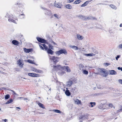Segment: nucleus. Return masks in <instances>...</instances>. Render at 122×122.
Segmentation results:
<instances>
[{
    "label": "nucleus",
    "instance_id": "obj_1",
    "mask_svg": "<svg viewBox=\"0 0 122 122\" xmlns=\"http://www.w3.org/2000/svg\"><path fill=\"white\" fill-rule=\"evenodd\" d=\"M5 17L8 18V21L10 22H13L15 24L17 23V18L16 17L13 16L12 15L7 13L5 15Z\"/></svg>",
    "mask_w": 122,
    "mask_h": 122
},
{
    "label": "nucleus",
    "instance_id": "obj_2",
    "mask_svg": "<svg viewBox=\"0 0 122 122\" xmlns=\"http://www.w3.org/2000/svg\"><path fill=\"white\" fill-rule=\"evenodd\" d=\"M97 70L99 71L100 73L99 75L103 77H106L108 75V73L106 70L102 68H98Z\"/></svg>",
    "mask_w": 122,
    "mask_h": 122
},
{
    "label": "nucleus",
    "instance_id": "obj_3",
    "mask_svg": "<svg viewBox=\"0 0 122 122\" xmlns=\"http://www.w3.org/2000/svg\"><path fill=\"white\" fill-rule=\"evenodd\" d=\"M56 53L57 55H59L62 53H63L65 55H67V52L66 51L65 49H62L58 51H56Z\"/></svg>",
    "mask_w": 122,
    "mask_h": 122
},
{
    "label": "nucleus",
    "instance_id": "obj_4",
    "mask_svg": "<svg viewBox=\"0 0 122 122\" xmlns=\"http://www.w3.org/2000/svg\"><path fill=\"white\" fill-rule=\"evenodd\" d=\"M42 8L44 10L45 14L46 15L49 16L51 15V13L50 10H47L44 8L42 7Z\"/></svg>",
    "mask_w": 122,
    "mask_h": 122
},
{
    "label": "nucleus",
    "instance_id": "obj_5",
    "mask_svg": "<svg viewBox=\"0 0 122 122\" xmlns=\"http://www.w3.org/2000/svg\"><path fill=\"white\" fill-rule=\"evenodd\" d=\"M49 59L50 60H53L54 63L55 64L58 62L57 60L58 59V57L54 56H50Z\"/></svg>",
    "mask_w": 122,
    "mask_h": 122
},
{
    "label": "nucleus",
    "instance_id": "obj_6",
    "mask_svg": "<svg viewBox=\"0 0 122 122\" xmlns=\"http://www.w3.org/2000/svg\"><path fill=\"white\" fill-rule=\"evenodd\" d=\"M93 53H89L88 54H85L87 56H95V54H97L98 53V52L97 51H96L94 49L93 50Z\"/></svg>",
    "mask_w": 122,
    "mask_h": 122
},
{
    "label": "nucleus",
    "instance_id": "obj_7",
    "mask_svg": "<svg viewBox=\"0 0 122 122\" xmlns=\"http://www.w3.org/2000/svg\"><path fill=\"white\" fill-rule=\"evenodd\" d=\"M88 115H85L80 116L79 117L80 119V122H82V121L81 120H85L87 119L88 117Z\"/></svg>",
    "mask_w": 122,
    "mask_h": 122
},
{
    "label": "nucleus",
    "instance_id": "obj_8",
    "mask_svg": "<svg viewBox=\"0 0 122 122\" xmlns=\"http://www.w3.org/2000/svg\"><path fill=\"white\" fill-rule=\"evenodd\" d=\"M106 104L105 103H102L99 106V108L101 109H106Z\"/></svg>",
    "mask_w": 122,
    "mask_h": 122
},
{
    "label": "nucleus",
    "instance_id": "obj_9",
    "mask_svg": "<svg viewBox=\"0 0 122 122\" xmlns=\"http://www.w3.org/2000/svg\"><path fill=\"white\" fill-rule=\"evenodd\" d=\"M36 39L39 42L41 43H45L46 42V40L41 38L37 37Z\"/></svg>",
    "mask_w": 122,
    "mask_h": 122
},
{
    "label": "nucleus",
    "instance_id": "obj_10",
    "mask_svg": "<svg viewBox=\"0 0 122 122\" xmlns=\"http://www.w3.org/2000/svg\"><path fill=\"white\" fill-rule=\"evenodd\" d=\"M28 75L33 77H37L39 76V75L34 73H29Z\"/></svg>",
    "mask_w": 122,
    "mask_h": 122
},
{
    "label": "nucleus",
    "instance_id": "obj_11",
    "mask_svg": "<svg viewBox=\"0 0 122 122\" xmlns=\"http://www.w3.org/2000/svg\"><path fill=\"white\" fill-rule=\"evenodd\" d=\"M62 68L63 69L66 70L67 72H70L71 71V70L69 67L67 66H63Z\"/></svg>",
    "mask_w": 122,
    "mask_h": 122
},
{
    "label": "nucleus",
    "instance_id": "obj_12",
    "mask_svg": "<svg viewBox=\"0 0 122 122\" xmlns=\"http://www.w3.org/2000/svg\"><path fill=\"white\" fill-rule=\"evenodd\" d=\"M32 70L33 71L38 73H41L42 72V71L41 70L35 68H33Z\"/></svg>",
    "mask_w": 122,
    "mask_h": 122
},
{
    "label": "nucleus",
    "instance_id": "obj_13",
    "mask_svg": "<svg viewBox=\"0 0 122 122\" xmlns=\"http://www.w3.org/2000/svg\"><path fill=\"white\" fill-rule=\"evenodd\" d=\"M73 83V82L72 81L69 80L67 82L66 86L67 87H70L71 86Z\"/></svg>",
    "mask_w": 122,
    "mask_h": 122
},
{
    "label": "nucleus",
    "instance_id": "obj_14",
    "mask_svg": "<svg viewBox=\"0 0 122 122\" xmlns=\"http://www.w3.org/2000/svg\"><path fill=\"white\" fill-rule=\"evenodd\" d=\"M109 74L111 75H115L117 74L116 72L114 70H109Z\"/></svg>",
    "mask_w": 122,
    "mask_h": 122
},
{
    "label": "nucleus",
    "instance_id": "obj_15",
    "mask_svg": "<svg viewBox=\"0 0 122 122\" xmlns=\"http://www.w3.org/2000/svg\"><path fill=\"white\" fill-rule=\"evenodd\" d=\"M60 65H57V66H53V70L54 71H57V70L60 69V68L62 67H61Z\"/></svg>",
    "mask_w": 122,
    "mask_h": 122
},
{
    "label": "nucleus",
    "instance_id": "obj_16",
    "mask_svg": "<svg viewBox=\"0 0 122 122\" xmlns=\"http://www.w3.org/2000/svg\"><path fill=\"white\" fill-rule=\"evenodd\" d=\"M86 20H96L97 18L96 17H93L86 16Z\"/></svg>",
    "mask_w": 122,
    "mask_h": 122
},
{
    "label": "nucleus",
    "instance_id": "obj_17",
    "mask_svg": "<svg viewBox=\"0 0 122 122\" xmlns=\"http://www.w3.org/2000/svg\"><path fill=\"white\" fill-rule=\"evenodd\" d=\"M85 68H83L82 70V73L83 74L86 75H87L88 73V71L86 70Z\"/></svg>",
    "mask_w": 122,
    "mask_h": 122
},
{
    "label": "nucleus",
    "instance_id": "obj_18",
    "mask_svg": "<svg viewBox=\"0 0 122 122\" xmlns=\"http://www.w3.org/2000/svg\"><path fill=\"white\" fill-rule=\"evenodd\" d=\"M77 17L83 20H86V16H83L82 15H77Z\"/></svg>",
    "mask_w": 122,
    "mask_h": 122
},
{
    "label": "nucleus",
    "instance_id": "obj_19",
    "mask_svg": "<svg viewBox=\"0 0 122 122\" xmlns=\"http://www.w3.org/2000/svg\"><path fill=\"white\" fill-rule=\"evenodd\" d=\"M55 6L58 8H61L62 6V5L60 3H55Z\"/></svg>",
    "mask_w": 122,
    "mask_h": 122
},
{
    "label": "nucleus",
    "instance_id": "obj_20",
    "mask_svg": "<svg viewBox=\"0 0 122 122\" xmlns=\"http://www.w3.org/2000/svg\"><path fill=\"white\" fill-rule=\"evenodd\" d=\"M76 36L77 39L79 40H82L84 38V37L83 36L79 34H77V35Z\"/></svg>",
    "mask_w": 122,
    "mask_h": 122
},
{
    "label": "nucleus",
    "instance_id": "obj_21",
    "mask_svg": "<svg viewBox=\"0 0 122 122\" xmlns=\"http://www.w3.org/2000/svg\"><path fill=\"white\" fill-rule=\"evenodd\" d=\"M74 102L75 103L77 104H81V101L79 100L78 99H76L74 100Z\"/></svg>",
    "mask_w": 122,
    "mask_h": 122
},
{
    "label": "nucleus",
    "instance_id": "obj_22",
    "mask_svg": "<svg viewBox=\"0 0 122 122\" xmlns=\"http://www.w3.org/2000/svg\"><path fill=\"white\" fill-rule=\"evenodd\" d=\"M91 1H86L84 3L82 4L81 5V7H84L86 5L89 3L91 2Z\"/></svg>",
    "mask_w": 122,
    "mask_h": 122
},
{
    "label": "nucleus",
    "instance_id": "obj_23",
    "mask_svg": "<svg viewBox=\"0 0 122 122\" xmlns=\"http://www.w3.org/2000/svg\"><path fill=\"white\" fill-rule=\"evenodd\" d=\"M12 43L14 45H18L19 44L18 41L16 40H13L12 41Z\"/></svg>",
    "mask_w": 122,
    "mask_h": 122
},
{
    "label": "nucleus",
    "instance_id": "obj_24",
    "mask_svg": "<svg viewBox=\"0 0 122 122\" xmlns=\"http://www.w3.org/2000/svg\"><path fill=\"white\" fill-rule=\"evenodd\" d=\"M66 91L65 92V93L66 94L67 96H69L71 95V93L69 92V91L68 90V88H66Z\"/></svg>",
    "mask_w": 122,
    "mask_h": 122
},
{
    "label": "nucleus",
    "instance_id": "obj_25",
    "mask_svg": "<svg viewBox=\"0 0 122 122\" xmlns=\"http://www.w3.org/2000/svg\"><path fill=\"white\" fill-rule=\"evenodd\" d=\"M53 16L58 20H60L61 18V16L57 14H54Z\"/></svg>",
    "mask_w": 122,
    "mask_h": 122
},
{
    "label": "nucleus",
    "instance_id": "obj_26",
    "mask_svg": "<svg viewBox=\"0 0 122 122\" xmlns=\"http://www.w3.org/2000/svg\"><path fill=\"white\" fill-rule=\"evenodd\" d=\"M24 51L25 52L27 53H29L31 51V49H27L26 48H24Z\"/></svg>",
    "mask_w": 122,
    "mask_h": 122
},
{
    "label": "nucleus",
    "instance_id": "obj_27",
    "mask_svg": "<svg viewBox=\"0 0 122 122\" xmlns=\"http://www.w3.org/2000/svg\"><path fill=\"white\" fill-rule=\"evenodd\" d=\"M47 52L48 54H52L54 52L51 49H48V50H47Z\"/></svg>",
    "mask_w": 122,
    "mask_h": 122
},
{
    "label": "nucleus",
    "instance_id": "obj_28",
    "mask_svg": "<svg viewBox=\"0 0 122 122\" xmlns=\"http://www.w3.org/2000/svg\"><path fill=\"white\" fill-rule=\"evenodd\" d=\"M37 103L40 107L43 108H45V107H44L43 105V104L39 102Z\"/></svg>",
    "mask_w": 122,
    "mask_h": 122
},
{
    "label": "nucleus",
    "instance_id": "obj_29",
    "mask_svg": "<svg viewBox=\"0 0 122 122\" xmlns=\"http://www.w3.org/2000/svg\"><path fill=\"white\" fill-rule=\"evenodd\" d=\"M97 87L98 89H102L103 88V86L101 85L100 84H98L97 86Z\"/></svg>",
    "mask_w": 122,
    "mask_h": 122
},
{
    "label": "nucleus",
    "instance_id": "obj_30",
    "mask_svg": "<svg viewBox=\"0 0 122 122\" xmlns=\"http://www.w3.org/2000/svg\"><path fill=\"white\" fill-rule=\"evenodd\" d=\"M71 48L74 49L75 50H77L78 49V48L77 46H70Z\"/></svg>",
    "mask_w": 122,
    "mask_h": 122
},
{
    "label": "nucleus",
    "instance_id": "obj_31",
    "mask_svg": "<svg viewBox=\"0 0 122 122\" xmlns=\"http://www.w3.org/2000/svg\"><path fill=\"white\" fill-rule=\"evenodd\" d=\"M66 8L68 9H71L72 8L70 4L67 5L66 6Z\"/></svg>",
    "mask_w": 122,
    "mask_h": 122
},
{
    "label": "nucleus",
    "instance_id": "obj_32",
    "mask_svg": "<svg viewBox=\"0 0 122 122\" xmlns=\"http://www.w3.org/2000/svg\"><path fill=\"white\" fill-rule=\"evenodd\" d=\"M13 101V100L12 99H10L7 102H6V104H8L11 103Z\"/></svg>",
    "mask_w": 122,
    "mask_h": 122
},
{
    "label": "nucleus",
    "instance_id": "obj_33",
    "mask_svg": "<svg viewBox=\"0 0 122 122\" xmlns=\"http://www.w3.org/2000/svg\"><path fill=\"white\" fill-rule=\"evenodd\" d=\"M58 83V84H59V86L60 87H62V86H64L62 82H59Z\"/></svg>",
    "mask_w": 122,
    "mask_h": 122
},
{
    "label": "nucleus",
    "instance_id": "obj_34",
    "mask_svg": "<svg viewBox=\"0 0 122 122\" xmlns=\"http://www.w3.org/2000/svg\"><path fill=\"white\" fill-rule=\"evenodd\" d=\"M110 6L112 8L114 9H117V7L113 5H110Z\"/></svg>",
    "mask_w": 122,
    "mask_h": 122
},
{
    "label": "nucleus",
    "instance_id": "obj_35",
    "mask_svg": "<svg viewBox=\"0 0 122 122\" xmlns=\"http://www.w3.org/2000/svg\"><path fill=\"white\" fill-rule=\"evenodd\" d=\"M52 111L56 113H61V111L59 110H53Z\"/></svg>",
    "mask_w": 122,
    "mask_h": 122
},
{
    "label": "nucleus",
    "instance_id": "obj_36",
    "mask_svg": "<svg viewBox=\"0 0 122 122\" xmlns=\"http://www.w3.org/2000/svg\"><path fill=\"white\" fill-rule=\"evenodd\" d=\"M81 1L80 0H77L75 1L74 3V4H78L80 3Z\"/></svg>",
    "mask_w": 122,
    "mask_h": 122
},
{
    "label": "nucleus",
    "instance_id": "obj_37",
    "mask_svg": "<svg viewBox=\"0 0 122 122\" xmlns=\"http://www.w3.org/2000/svg\"><path fill=\"white\" fill-rule=\"evenodd\" d=\"M49 49H50L52 50H53V46L51 45V44H50L49 45Z\"/></svg>",
    "mask_w": 122,
    "mask_h": 122
},
{
    "label": "nucleus",
    "instance_id": "obj_38",
    "mask_svg": "<svg viewBox=\"0 0 122 122\" xmlns=\"http://www.w3.org/2000/svg\"><path fill=\"white\" fill-rule=\"evenodd\" d=\"M90 103L91 105V107H93L95 105L96 103L94 102H91Z\"/></svg>",
    "mask_w": 122,
    "mask_h": 122
},
{
    "label": "nucleus",
    "instance_id": "obj_39",
    "mask_svg": "<svg viewBox=\"0 0 122 122\" xmlns=\"http://www.w3.org/2000/svg\"><path fill=\"white\" fill-rule=\"evenodd\" d=\"M79 67L80 68V70H81V68H83L84 67V66L82 64H80L79 65Z\"/></svg>",
    "mask_w": 122,
    "mask_h": 122
},
{
    "label": "nucleus",
    "instance_id": "obj_40",
    "mask_svg": "<svg viewBox=\"0 0 122 122\" xmlns=\"http://www.w3.org/2000/svg\"><path fill=\"white\" fill-rule=\"evenodd\" d=\"M104 65L107 66L110 65V63H104L103 64Z\"/></svg>",
    "mask_w": 122,
    "mask_h": 122
},
{
    "label": "nucleus",
    "instance_id": "obj_41",
    "mask_svg": "<svg viewBox=\"0 0 122 122\" xmlns=\"http://www.w3.org/2000/svg\"><path fill=\"white\" fill-rule=\"evenodd\" d=\"M10 96L9 95H7L5 96V99H8L10 98Z\"/></svg>",
    "mask_w": 122,
    "mask_h": 122
},
{
    "label": "nucleus",
    "instance_id": "obj_42",
    "mask_svg": "<svg viewBox=\"0 0 122 122\" xmlns=\"http://www.w3.org/2000/svg\"><path fill=\"white\" fill-rule=\"evenodd\" d=\"M51 43L52 44H53V45L54 46H55L56 45V46H57V44L56 43H55V42H54L53 41H52L51 42ZM57 46H56V47Z\"/></svg>",
    "mask_w": 122,
    "mask_h": 122
},
{
    "label": "nucleus",
    "instance_id": "obj_43",
    "mask_svg": "<svg viewBox=\"0 0 122 122\" xmlns=\"http://www.w3.org/2000/svg\"><path fill=\"white\" fill-rule=\"evenodd\" d=\"M101 94L102 93H95L94 94V96H98L101 95Z\"/></svg>",
    "mask_w": 122,
    "mask_h": 122
},
{
    "label": "nucleus",
    "instance_id": "obj_44",
    "mask_svg": "<svg viewBox=\"0 0 122 122\" xmlns=\"http://www.w3.org/2000/svg\"><path fill=\"white\" fill-rule=\"evenodd\" d=\"M27 61V62H28L29 63H31L33 64V61H31L30 60H28Z\"/></svg>",
    "mask_w": 122,
    "mask_h": 122
},
{
    "label": "nucleus",
    "instance_id": "obj_45",
    "mask_svg": "<svg viewBox=\"0 0 122 122\" xmlns=\"http://www.w3.org/2000/svg\"><path fill=\"white\" fill-rule=\"evenodd\" d=\"M19 66L21 67H22L23 66V64H22V63L21 62H20V63L18 64Z\"/></svg>",
    "mask_w": 122,
    "mask_h": 122
},
{
    "label": "nucleus",
    "instance_id": "obj_46",
    "mask_svg": "<svg viewBox=\"0 0 122 122\" xmlns=\"http://www.w3.org/2000/svg\"><path fill=\"white\" fill-rule=\"evenodd\" d=\"M120 57V55H117V57H116V59L117 60H118V58H119Z\"/></svg>",
    "mask_w": 122,
    "mask_h": 122
},
{
    "label": "nucleus",
    "instance_id": "obj_47",
    "mask_svg": "<svg viewBox=\"0 0 122 122\" xmlns=\"http://www.w3.org/2000/svg\"><path fill=\"white\" fill-rule=\"evenodd\" d=\"M2 122L4 121L5 122H7L8 121V120L7 119H2Z\"/></svg>",
    "mask_w": 122,
    "mask_h": 122
},
{
    "label": "nucleus",
    "instance_id": "obj_48",
    "mask_svg": "<svg viewBox=\"0 0 122 122\" xmlns=\"http://www.w3.org/2000/svg\"><path fill=\"white\" fill-rule=\"evenodd\" d=\"M39 46H40V48L42 50H44V48L43 47V46L41 45H39Z\"/></svg>",
    "mask_w": 122,
    "mask_h": 122
},
{
    "label": "nucleus",
    "instance_id": "obj_49",
    "mask_svg": "<svg viewBox=\"0 0 122 122\" xmlns=\"http://www.w3.org/2000/svg\"><path fill=\"white\" fill-rule=\"evenodd\" d=\"M11 91H12V92H13V94L15 95H17V94H16L14 91L13 90H11Z\"/></svg>",
    "mask_w": 122,
    "mask_h": 122
},
{
    "label": "nucleus",
    "instance_id": "obj_50",
    "mask_svg": "<svg viewBox=\"0 0 122 122\" xmlns=\"http://www.w3.org/2000/svg\"><path fill=\"white\" fill-rule=\"evenodd\" d=\"M44 48L45 49V50L46 51L47 50H48V49L47 47L46 46L45 47H44Z\"/></svg>",
    "mask_w": 122,
    "mask_h": 122
},
{
    "label": "nucleus",
    "instance_id": "obj_51",
    "mask_svg": "<svg viewBox=\"0 0 122 122\" xmlns=\"http://www.w3.org/2000/svg\"><path fill=\"white\" fill-rule=\"evenodd\" d=\"M94 73L95 74L99 75V74L100 73H99V71H97V72H96V73L94 72Z\"/></svg>",
    "mask_w": 122,
    "mask_h": 122
},
{
    "label": "nucleus",
    "instance_id": "obj_52",
    "mask_svg": "<svg viewBox=\"0 0 122 122\" xmlns=\"http://www.w3.org/2000/svg\"><path fill=\"white\" fill-rule=\"evenodd\" d=\"M112 104L111 103L109 104L108 105L109 106L111 107H112Z\"/></svg>",
    "mask_w": 122,
    "mask_h": 122
},
{
    "label": "nucleus",
    "instance_id": "obj_53",
    "mask_svg": "<svg viewBox=\"0 0 122 122\" xmlns=\"http://www.w3.org/2000/svg\"><path fill=\"white\" fill-rule=\"evenodd\" d=\"M117 69L119 70H121L122 71V67H118L117 68Z\"/></svg>",
    "mask_w": 122,
    "mask_h": 122
},
{
    "label": "nucleus",
    "instance_id": "obj_54",
    "mask_svg": "<svg viewBox=\"0 0 122 122\" xmlns=\"http://www.w3.org/2000/svg\"><path fill=\"white\" fill-rule=\"evenodd\" d=\"M119 81L120 83L122 84V80H119Z\"/></svg>",
    "mask_w": 122,
    "mask_h": 122
},
{
    "label": "nucleus",
    "instance_id": "obj_55",
    "mask_svg": "<svg viewBox=\"0 0 122 122\" xmlns=\"http://www.w3.org/2000/svg\"><path fill=\"white\" fill-rule=\"evenodd\" d=\"M20 62H21V61L20 60H19L17 61V64L18 65L19 64V63H20Z\"/></svg>",
    "mask_w": 122,
    "mask_h": 122
},
{
    "label": "nucleus",
    "instance_id": "obj_56",
    "mask_svg": "<svg viewBox=\"0 0 122 122\" xmlns=\"http://www.w3.org/2000/svg\"><path fill=\"white\" fill-rule=\"evenodd\" d=\"M20 62H21V61L20 60H19L17 61V64L18 65L19 64V63H20Z\"/></svg>",
    "mask_w": 122,
    "mask_h": 122
},
{
    "label": "nucleus",
    "instance_id": "obj_57",
    "mask_svg": "<svg viewBox=\"0 0 122 122\" xmlns=\"http://www.w3.org/2000/svg\"><path fill=\"white\" fill-rule=\"evenodd\" d=\"M74 0H68V2H73L74 1Z\"/></svg>",
    "mask_w": 122,
    "mask_h": 122
},
{
    "label": "nucleus",
    "instance_id": "obj_58",
    "mask_svg": "<svg viewBox=\"0 0 122 122\" xmlns=\"http://www.w3.org/2000/svg\"><path fill=\"white\" fill-rule=\"evenodd\" d=\"M65 73V72L64 71H61V74L62 75L63 74Z\"/></svg>",
    "mask_w": 122,
    "mask_h": 122
},
{
    "label": "nucleus",
    "instance_id": "obj_59",
    "mask_svg": "<svg viewBox=\"0 0 122 122\" xmlns=\"http://www.w3.org/2000/svg\"><path fill=\"white\" fill-rule=\"evenodd\" d=\"M41 44V46H43L44 47H45V46H46V45L45 44Z\"/></svg>",
    "mask_w": 122,
    "mask_h": 122
},
{
    "label": "nucleus",
    "instance_id": "obj_60",
    "mask_svg": "<svg viewBox=\"0 0 122 122\" xmlns=\"http://www.w3.org/2000/svg\"><path fill=\"white\" fill-rule=\"evenodd\" d=\"M119 48H122V44L120 45L119 46Z\"/></svg>",
    "mask_w": 122,
    "mask_h": 122
},
{
    "label": "nucleus",
    "instance_id": "obj_61",
    "mask_svg": "<svg viewBox=\"0 0 122 122\" xmlns=\"http://www.w3.org/2000/svg\"><path fill=\"white\" fill-rule=\"evenodd\" d=\"M75 90V88H72L71 89V91L72 92V91L73 92Z\"/></svg>",
    "mask_w": 122,
    "mask_h": 122
},
{
    "label": "nucleus",
    "instance_id": "obj_62",
    "mask_svg": "<svg viewBox=\"0 0 122 122\" xmlns=\"http://www.w3.org/2000/svg\"><path fill=\"white\" fill-rule=\"evenodd\" d=\"M20 15H23V17H22V18H24V17H25V15L23 14H20Z\"/></svg>",
    "mask_w": 122,
    "mask_h": 122
},
{
    "label": "nucleus",
    "instance_id": "obj_63",
    "mask_svg": "<svg viewBox=\"0 0 122 122\" xmlns=\"http://www.w3.org/2000/svg\"><path fill=\"white\" fill-rule=\"evenodd\" d=\"M18 98L19 99H23V98L22 97H18Z\"/></svg>",
    "mask_w": 122,
    "mask_h": 122
},
{
    "label": "nucleus",
    "instance_id": "obj_64",
    "mask_svg": "<svg viewBox=\"0 0 122 122\" xmlns=\"http://www.w3.org/2000/svg\"><path fill=\"white\" fill-rule=\"evenodd\" d=\"M23 99L25 100H27V99L26 98H23Z\"/></svg>",
    "mask_w": 122,
    "mask_h": 122
}]
</instances>
